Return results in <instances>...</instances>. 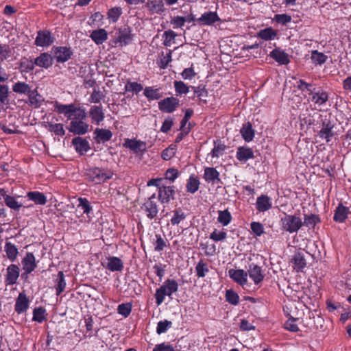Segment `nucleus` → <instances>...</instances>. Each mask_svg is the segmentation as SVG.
<instances>
[{"instance_id": "obj_34", "label": "nucleus", "mask_w": 351, "mask_h": 351, "mask_svg": "<svg viewBox=\"0 0 351 351\" xmlns=\"http://www.w3.org/2000/svg\"><path fill=\"white\" fill-rule=\"evenodd\" d=\"M29 200L33 201L36 204L45 205L47 202V197L40 191H29L27 193Z\"/></svg>"}, {"instance_id": "obj_3", "label": "nucleus", "mask_w": 351, "mask_h": 351, "mask_svg": "<svg viewBox=\"0 0 351 351\" xmlns=\"http://www.w3.org/2000/svg\"><path fill=\"white\" fill-rule=\"evenodd\" d=\"M113 172L108 169H100L99 167H91L86 170V176L89 181L95 184L105 182L112 178Z\"/></svg>"}, {"instance_id": "obj_24", "label": "nucleus", "mask_w": 351, "mask_h": 351, "mask_svg": "<svg viewBox=\"0 0 351 351\" xmlns=\"http://www.w3.org/2000/svg\"><path fill=\"white\" fill-rule=\"evenodd\" d=\"M311 100L316 108L322 107L328 101V94L324 90L317 91L311 95Z\"/></svg>"}, {"instance_id": "obj_21", "label": "nucleus", "mask_w": 351, "mask_h": 351, "mask_svg": "<svg viewBox=\"0 0 351 351\" xmlns=\"http://www.w3.org/2000/svg\"><path fill=\"white\" fill-rule=\"evenodd\" d=\"M175 186L172 185L170 187H163L162 189H158V200L162 203H169L171 199H174Z\"/></svg>"}, {"instance_id": "obj_32", "label": "nucleus", "mask_w": 351, "mask_h": 351, "mask_svg": "<svg viewBox=\"0 0 351 351\" xmlns=\"http://www.w3.org/2000/svg\"><path fill=\"white\" fill-rule=\"evenodd\" d=\"M28 98L29 105L35 108H40L44 101L42 95L38 93L36 89L31 90L28 93Z\"/></svg>"}, {"instance_id": "obj_16", "label": "nucleus", "mask_w": 351, "mask_h": 351, "mask_svg": "<svg viewBox=\"0 0 351 351\" xmlns=\"http://www.w3.org/2000/svg\"><path fill=\"white\" fill-rule=\"evenodd\" d=\"M72 144L75 151L80 155H84L90 149L88 141L80 136L73 138L72 139Z\"/></svg>"}, {"instance_id": "obj_41", "label": "nucleus", "mask_w": 351, "mask_h": 351, "mask_svg": "<svg viewBox=\"0 0 351 351\" xmlns=\"http://www.w3.org/2000/svg\"><path fill=\"white\" fill-rule=\"evenodd\" d=\"M226 149V146L221 141H214V147L210 152L213 158H219L222 156Z\"/></svg>"}, {"instance_id": "obj_52", "label": "nucleus", "mask_w": 351, "mask_h": 351, "mask_svg": "<svg viewBox=\"0 0 351 351\" xmlns=\"http://www.w3.org/2000/svg\"><path fill=\"white\" fill-rule=\"evenodd\" d=\"M132 308V306L131 303H122L118 306L117 312L119 314L127 317L130 314Z\"/></svg>"}, {"instance_id": "obj_39", "label": "nucleus", "mask_w": 351, "mask_h": 351, "mask_svg": "<svg viewBox=\"0 0 351 351\" xmlns=\"http://www.w3.org/2000/svg\"><path fill=\"white\" fill-rule=\"evenodd\" d=\"M199 186V181L197 176L191 175L187 180L186 191L191 193H195L198 191Z\"/></svg>"}, {"instance_id": "obj_55", "label": "nucleus", "mask_w": 351, "mask_h": 351, "mask_svg": "<svg viewBox=\"0 0 351 351\" xmlns=\"http://www.w3.org/2000/svg\"><path fill=\"white\" fill-rule=\"evenodd\" d=\"M78 202L79 204L77 206L83 210L84 213L88 215L92 210V206L89 201L85 197H79Z\"/></svg>"}, {"instance_id": "obj_46", "label": "nucleus", "mask_w": 351, "mask_h": 351, "mask_svg": "<svg viewBox=\"0 0 351 351\" xmlns=\"http://www.w3.org/2000/svg\"><path fill=\"white\" fill-rule=\"evenodd\" d=\"M12 90L16 93L28 95L31 91V88L25 82H18L13 85Z\"/></svg>"}, {"instance_id": "obj_25", "label": "nucleus", "mask_w": 351, "mask_h": 351, "mask_svg": "<svg viewBox=\"0 0 351 351\" xmlns=\"http://www.w3.org/2000/svg\"><path fill=\"white\" fill-rule=\"evenodd\" d=\"M90 38L95 44L101 45L107 40L108 32L103 28L93 30L90 34Z\"/></svg>"}, {"instance_id": "obj_8", "label": "nucleus", "mask_w": 351, "mask_h": 351, "mask_svg": "<svg viewBox=\"0 0 351 351\" xmlns=\"http://www.w3.org/2000/svg\"><path fill=\"white\" fill-rule=\"evenodd\" d=\"M84 119L73 118L70 123L69 131L78 135L86 134L88 130V125L84 121Z\"/></svg>"}, {"instance_id": "obj_47", "label": "nucleus", "mask_w": 351, "mask_h": 351, "mask_svg": "<svg viewBox=\"0 0 351 351\" xmlns=\"http://www.w3.org/2000/svg\"><path fill=\"white\" fill-rule=\"evenodd\" d=\"M209 271L208 266L203 260H200L195 267L196 275L198 278H204Z\"/></svg>"}, {"instance_id": "obj_35", "label": "nucleus", "mask_w": 351, "mask_h": 351, "mask_svg": "<svg viewBox=\"0 0 351 351\" xmlns=\"http://www.w3.org/2000/svg\"><path fill=\"white\" fill-rule=\"evenodd\" d=\"M45 128L49 132H53L56 136H62L65 134L64 125L62 123H53L51 122H46Z\"/></svg>"}, {"instance_id": "obj_5", "label": "nucleus", "mask_w": 351, "mask_h": 351, "mask_svg": "<svg viewBox=\"0 0 351 351\" xmlns=\"http://www.w3.org/2000/svg\"><path fill=\"white\" fill-rule=\"evenodd\" d=\"M55 41V37L49 29H42L37 32L34 44L38 47H47Z\"/></svg>"}, {"instance_id": "obj_38", "label": "nucleus", "mask_w": 351, "mask_h": 351, "mask_svg": "<svg viewBox=\"0 0 351 351\" xmlns=\"http://www.w3.org/2000/svg\"><path fill=\"white\" fill-rule=\"evenodd\" d=\"M292 261L295 265V269L297 270V271H302L306 265L304 256L301 252L296 253L293 256Z\"/></svg>"}, {"instance_id": "obj_57", "label": "nucleus", "mask_w": 351, "mask_h": 351, "mask_svg": "<svg viewBox=\"0 0 351 351\" xmlns=\"http://www.w3.org/2000/svg\"><path fill=\"white\" fill-rule=\"evenodd\" d=\"M179 171L174 168L168 169L165 173V178L169 182L172 183L178 177Z\"/></svg>"}, {"instance_id": "obj_48", "label": "nucleus", "mask_w": 351, "mask_h": 351, "mask_svg": "<svg viewBox=\"0 0 351 351\" xmlns=\"http://www.w3.org/2000/svg\"><path fill=\"white\" fill-rule=\"evenodd\" d=\"M232 220V215L228 210H219L217 221L223 226H228Z\"/></svg>"}, {"instance_id": "obj_19", "label": "nucleus", "mask_w": 351, "mask_h": 351, "mask_svg": "<svg viewBox=\"0 0 351 351\" xmlns=\"http://www.w3.org/2000/svg\"><path fill=\"white\" fill-rule=\"evenodd\" d=\"M221 19L216 12H204L197 21L203 25H212L216 22L220 21Z\"/></svg>"}, {"instance_id": "obj_17", "label": "nucleus", "mask_w": 351, "mask_h": 351, "mask_svg": "<svg viewBox=\"0 0 351 351\" xmlns=\"http://www.w3.org/2000/svg\"><path fill=\"white\" fill-rule=\"evenodd\" d=\"M229 276L237 284L243 286L247 281V273L243 269H230L228 271Z\"/></svg>"}, {"instance_id": "obj_56", "label": "nucleus", "mask_w": 351, "mask_h": 351, "mask_svg": "<svg viewBox=\"0 0 351 351\" xmlns=\"http://www.w3.org/2000/svg\"><path fill=\"white\" fill-rule=\"evenodd\" d=\"M172 323L168 320L160 321L157 324L156 332L159 335L165 333L171 327Z\"/></svg>"}, {"instance_id": "obj_31", "label": "nucleus", "mask_w": 351, "mask_h": 351, "mask_svg": "<svg viewBox=\"0 0 351 351\" xmlns=\"http://www.w3.org/2000/svg\"><path fill=\"white\" fill-rule=\"evenodd\" d=\"M106 268L111 271H119L123 269V263L119 258L110 256L108 258Z\"/></svg>"}, {"instance_id": "obj_9", "label": "nucleus", "mask_w": 351, "mask_h": 351, "mask_svg": "<svg viewBox=\"0 0 351 351\" xmlns=\"http://www.w3.org/2000/svg\"><path fill=\"white\" fill-rule=\"evenodd\" d=\"M29 299L25 291L19 293L14 305V311L18 314H22L27 311L29 306Z\"/></svg>"}, {"instance_id": "obj_1", "label": "nucleus", "mask_w": 351, "mask_h": 351, "mask_svg": "<svg viewBox=\"0 0 351 351\" xmlns=\"http://www.w3.org/2000/svg\"><path fill=\"white\" fill-rule=\"evenodd\" d=\"M54 110L58 114H64L68 119L73 118L86 119L85 109L76 107L74 104H62L56 101L53 104Z\"/></svg>"}, {"instance_id": "obj_26", "label": "nucleus", "mask_w": 351, "mask_h": 351, "mask_svg": "<svg viewBox=\"0 0 351 351\" xmlns=\"http://www.w3.org/2000/svg\"><path fill=\"white\" fill-rule=\"evenodd\" d=\"M323 128L319 131V136L322 138H324L327 142L330 141V138L333 136L334 133L332 131L333 125L328 120L323 121Z\"/></svg>"}, {"instance_id": "obj_14", "label": "nucleus", "mask_w": 351, "mask_h": 351, "mask_svg": "<svg viewBox=\"0 0 351 351\" xmlns=\"http://www.w3.org/2000/svg\"><path fill=\"white\" fill-rule=\"evenodd\" d=\"M123 146L130 149L134 153L138 154H143L146 150V144L144 142L136 141V139L126 138Z\"/></svg>"}, {"instance_id": "obj_54", "label": "nucleus", "mask_w": 351, "mask_h": 351, "mask_svg": "<svg viewBox=\"0 0 351 351\" xmlns=\"http://www.w3.org/2000/svg\"><path fill=\"white\" fill-rule=\"evenodd\" d=\"M143 89V86L138 82H128L125 85V90L126 92H132L138 93Z\"/></svg>"}, {"instance_id": "obj_4", "label": "nucleus", "mask_w": 351, "mask_h": 351, "mask_svg": "<svg viewBox=\"0 0 351 351\" xmlns=\"http://www.w3.org/2000/svg\"><path fill=\"white\" fill-rule=\"evenodd\" d=\"M281 229L290 234L297 232L303 226L300 217L293 215L285 213V217L280 219Z\"/></svg>"}, {"instance_id": "obj_61", "label": "nucleus", "mask_w": 351, "mask_h": 351, "mask_svg": "<svg viewBox=\"0 0 351 351\" xmlns=\"http://www.w3.org/2000/svg\"><path fill=\"white\" fill-rule=\"evenodd\" d=\"M11 55V49L8 45H0V60L8 59Z\"/></svg>"}, {"instance_id": "obj_15", "label": "nucleus", "mask_w": 351, "mask_h": 351, "mask_svg": "<svg viewBox=\"0 0 351 351\" xmlns=\"http://www.w3.org/2000/svg\"><path fill=\"white\" fill-rule=\"evenodd\" d=\"M93 138L97 143H105L112 137V132L108 129L97 128L93 132Z\"/></svg>"}, {"instance_id": "obj_23", "label": "nucleus", "mask_w": 351, "mask_h": 351, "mask_svg": "<svg viewBox=\"0 0 351 351\" xmlns=\"http://www.w3.org/2000/svg\"><path fill=\"white\" fill-rule=\"evenodd\" d=\"M272 207L271 199L266 195L258 197L256 202V208L259 212H265Z\"/></svg>"}, {"instance_id": "obj_18", "label": "nucleus", "mask_w": 351, "mask_h": 351, "mask_svg": "<svg viewBox=\"0 0 351 351\" xmlns=\"http://www.w3.org/2000/svg\"><path fill=\"white\" fill-rule=\"evenodd\" d=\"M53 58L48 53L43 52L34 59V62L36 66L47 69L53 65Z\"/></svg>"}, {"instance_id": "obj_29", "label": "nucleus", "mask_w": 351, "mask_h": 351, "mask_svg": "<svg viewBox=\"0 0 351 351\" xmlns=\"http://www.w3.org/2000/svg\"><path fill=\"white\" fill-rule=\"evenodd\" d=\"M349 213V208L339 204L335 211L333 219L337 222L342 223L346 219Z\"/></svg>"}, {"instance_id": "obj_44", "label": "nucleus", "mask_w": 351, "mask_h": 351, "mask_svg": "<svg viewBox=\"0 0 351 351\" xmlns=\"http://www.w3.org/2000/svg\"><path fill=\"white\" fill-rule=\"evenodd\" d=\"M4 203L6 206L14 211H19L23 206V204L18 202L15 197L12 195L6 197Z\"/></svg>"}, {"instance_id": "obj_62", "label": "nucleus", "mask_w": 351, "mask_h": 351, "mask_svg": "<svg viewBox=\"0 0 351 351\" xmlns=\"http://www.w3.org/2000/svg\"><path fill=\"white\" fill-rule=\"evenodd\" d=\"M226 237L227 234L226 232H217V230H215L210 234V239L215 241H221L224 240L226 238Z\"/></svg>"}, {"instance_id": "obj_59", "label": "nucleus", "mask_w": 351, "mask_h": 351, "mask_svg": "<svg viewBox=\"0 0 351 351\" xmlns=\"http://www.w3.org/2000/svg\"><path fill=\"white\" fill-rule=\"evenodd\" d=\"M104 97L105 95L101 91L94 88L88 101L90 103L97 104L99 103Z\"/></svg>"}, {"instance_id": "obj_11", "label": "nucleus", "mask_w": 351, "mask_h": 351, "mask_svg": "<svg viewBox=\"0 0 351 351\" xmlns=\"http://www.w3.org/2000/svg\"><path fill=\"white\" fill-rule=\"evenodd\" d=\"M247 273L255 285H258L261 282L265 277L261 267L254 263L250 264Z\"/></svg>"}, {"instance_id": "obj_28", "label": "nucleus", "mask_w": 351, "mask_h": 351, "mask_svg": "<svg viewBox=\"0 0 351 351\" xmlns=\"http://www.w3.org/2000/svg\"><path fill=\"white\" fill-rule=\"evenodd\" d=\"M240 133L243 138L246 142L252 141L255 134L254 130L253 129L252 125L250 122H247L243 125L240 130Z\"/></svg>"}, {"instance_id": "obj_30", "label": "nucleus", "mask_w": 351, "mask_h": 351, "mask_svg": "<svg viewBox=\"0 0 351 351\" xmlns=\"http://www.w3.org/2000/svg\"><path fill=\"white\" fill-rule=\"evenodd\" d=\"M269 56L280 64H287L290 62L288 54L278 49L271 51Z\"/></svg>"}, {"instance_id": "obj_49", "label": "nucleus", "mask_w": 351, "mask_h": 351, "mask_svg": "<svg viewBox=\"0 0 351 351\" xmlns=\"http://www.w3.org/2000/svg\"><path fill=\"white\" fill-rule=\"evenodd\" d=\"M9 87L6 84H0V106L8 104Z\"/></svg>"}, {"instance_id": "obj_50", "label": "nucleus", "mask_w": 351, "mask_h": 351, "mask_svg": "<svg viewBox=\"0 0 351 351\" xmlns=\"http://www.w3.org/2000/svg\"><path fill=\"white\" fill-rule=\"evenodd\" d=\"M174 88L177 95L188 93L190 88V87L182 81H175Z\"/></svg>"}, {"instance_id": "obj_45", "label": "nucleus", "mask_w": 351, "mask_h": 351, "mask_svg": "<svg viewBox=\"0 0 351 351\" xmlns=\"http://www.w3.org/2000/svg\"><path fill=\"white\" fill-rule=\"evenodd\" d=\"M320 222V219L315 214L304 215L303 226L314 228L316 224Z\"/></svg>"}, {"instance_id": "obj_13", "label": "nucleus", "mask_w": 351, "mask_h": 351, "mask_svg": "<svg viewBox=\"0 0 351 351\" xmlns=\"http://www.w3.org/2000/svg\"><path fill=\"white\" fill-rule=\"evenodd\" d=\"M20 269L18 265L11 264L6 269L5 283L13 285L16 283L19 277Z\"/></svg>"}, {"instance_id": "obj_60", "label": "nucleus", "mask_w": 351, "mask_h": 351, "mask_svg": "<svg viewBox=\"0 0 351 351\" xmlns=\"http://www.w3.org/2000/svg\"><path fill=\"white\" fill-rule=\"evenodd\" d=\"M250 228L256 236H261L264 233L263 225L260 222H252Z\"/></svg>"}, {"instance_id": "obj_40", "label": "nucleus", "mask_w": 351, "mask_h": 351, "mask_svg": "<svg viewBox=\"0 0 351 351\" xmlns=\"http://www.w3.org/2000/svg\"><path fill=\"white\" fill-rule=\"evenodd\" d=\"M123 11L121 7H114L108 10L107 12L108 19L110 23H116L122 14Z\"/></svg>"}, {"instance_id": "obj_63", "label": "nucleus", "mask_w": 351, "mask_h": 351, "mask_svg": "<svg viewBox=\"0 0 351 351\" xmlns=\"http://www.w3.org/2000/svg\"><path fill=\"white\" fill-rule=\"evenodd\" d=\"M295 319L293 317H290L289 319L285 323V329L291 331V332H297L299 330L298 326L295 324Z\"/></svg>"}, {"instance_id": "obj_10", "label": "nucleus", "mask_w": 351, "mask_h": 351, "mask_svg": "<svg viewBox=\"0 0 351 351\" xmlns=\"http://www.w3.org/2000/svg\"><path fill=\"white\" fill-rule=\"evenodd\" d=\"M116 34L115 43H119L120 46L127 45L132 40L131 29L129 27L119 28Z\"/></svg>"}, {"instance_id": "obj_53", "label": "nucleus", "mask_w": 351, "mask_h": 351, "mask_svg": "<svg viewBox=\"0 0 351 351\" xmlns=\"http://www.w3.org/2000/svg\"><path fill=\"white\" fill-rule=\"evenodd\" d=\"M186 218V215L181 209H177L173 211V216L171 219L172 225H178L181 221Z\"/></svg>"}, {"instance_id": "obj_64", "label": "nucleus", "mask_w": 351, "mask_h": 351, "mask_svg": "<svg viewBox=\"0 0 351 351\" xmlns=\"http://www.w3.org/2000/svg\"><path fill=\"white\" fill-rule=\"evenodd\" d=\"M163 58L160 59V60L158 62V64L161 69H165L169 62L171 61V52L169 51L167 52L166 55L164 56L162 53Z\"/></svg>"}, {"instance_id": "obj_22", "label": "nucleus", "mask_w": 351, "mask_h": 351, "mask_svg": "<svg viewBox=\"0 0 351 351\" xmlns=\"http://www.w3.org/2000/svg\"><path fill=\"white\" fill-rule=\"evenodd\" d=\"M89 115L93 123L96 124H99L105 118L101 106H93L89 110Z\"/></svg>"}, {"instance_id": "obj_20", "label": "nucleus", "mask_w": 351, "mask_h": 351, "mask_svg": "<svg viewBox=\"0 0 351 351\" xmlns=\"http://www.w3.org/2000/svg\"><path fill=\"white\" fill-rule=\"evenodd\" d=\"M204 178L208 183L220 184L219 172L214 167H206L204 169Z\"/></svg>"}, {"instance_id": "obj_58", "label": "nucleus", "mask_w": 351, "mask_h": 351, "mask_svg": "<svg viewBox=\"0 0 351 351\" xmlns=\"http://www.w3.org/2000/svg\"><path fill=\"white\" fill-rule=\"evenodd\" d=\"M35 64L34 60H28L21 62L20 69L21 72L29 73L34 69Z\"/></svg>"}, {"instance_id": "obj_2", "label": "nucleus", "mask_w": 351, "mask_h": 351, "mask_svg": "<svg viewBox=\"0 0 351 351\" xmlns=\"http://www.w3.org/2000/svg\"><path fill=\"white\" fill-rule=\"evenodd\" d=\"M178 290V284L173 279H167L163 285L156 290L155 298L156 303L160 305L164 301L166 295L171 297L172 293H176Z\"/></svg>"}, {"instance_id": "obj_43", "label": "nucleus", "mask_w": 351, "mask_h": 351, "mask_svg": "<svg viewBox=\"0 0 351 351\" xmlns=\"http://www.w3.org/2000/svg\"><path fill=\"white\" fill-rule=\"evenodd\" d=\"M311 58L313 64L321 65L326 62L328 57L324 53L319 52L317 50H313L311 51Z\"/></svg>"}, {"instance_id": "obj_51", "label": "nucleus", "mask_w": 351, "mask_h": 351, "mask_svg": "<svg viewBox=\"0 0 351 351\" xmlns=\"http://www.w3.org/2000/svg\"><path fill=\"white\" fill-rule=\"evenodd\" d=\"M226 300L228 303L232 305H237L239 303V296L232 289H228L226 291Z\"/></svg>"}, {"instance_id": "obj_36", "label": "nucleus", "mask_w": 351, "mask_h": 351, "mask_svg": "<svg viewBox=\"0 0 351 351\" xmlns=\"http://www.w3.org/2000/svg\"><path fill=\"white\" fill-rule=\"evenodd\" d=\"M277 36V32L271 27H266L261 29L257 33V37L264 40H271Z\"/></svg>"}, {"instance_id": "obj_27", "label": "nucleus", "mask_w": 351, "mask_h": 351, "mask_svg": "<svg viewBox=\"0 0 351 351\" xmlns=\"http://www.w3.org/2000/svg\"><path fill=\"white\" fill-rule=\"evenodd\" d=\"M236 156L239 161L243 162H245L249 159L254 158L253 150L247 147H239L237 149Z\"/></svg>"}, {"instance_id": "obj_6", "label": "nucleus", "mask_w": 351, "mask_h": 351, "mask_svg": "<svg viewBox=\"0 0 351 351\" xmlns=\"http://www.w3.org/2000/svg\"><path fill=\"white\" fill-rule=\"evenodd\" d=\"M52 50L54 54V58L58 63H64L68 61L73 54V50L70 47L53 46Z\"/></svg>"}, {"instance_id": "obj_42", "label": "nucleus", "mask_w": 351, "mask_h": 351, "mask_svg": "<svg viewBox=\"0 0 351 351\" xmlns=\"http://www.w3.org/2000/svg\"><path fill=\"white\" fill-rule=\"evenodd\" d=\"M46 319V310L43 307H36L33 310V321L43 323Z\"/></svg>"}, {"instance_id": "obj_37", "label": "nucleus", "mask_w": 351, "mask_h": 351, "mask_svg": "<svg viewBox=\"0 0 351 351\" xmlns=\"http://www.w3.org/2000/svg\"><path fill=\"white\" fill-rule=\"evenodd\" d=\"M55 283L56 295H60L65 290L66 285L62 271H58L57 278L55 280Z\"/></svg>"}, {"instance_id": "obj_12", "label": "nucleus", "mask_w": 351, "mask_h": 351, "mask_svg": "<svg viewBox=\"0 0 351 351\" xmlns=\"http://www.w3.org/2000/svg\"><path fill=\"white\" fill-rule=\"evenodd\" d=\"M23 269L24 274L28 275L31 274L37 267L36 258L32 252H27L22 260Z\"/></svg>"}, {"instance_id": "obj_33", "label": "nucleus", "mask_w": 351, "mask_h": 351, "mask_svg": "<svg viewBox=\"0 0 351 351\" xmlns=\"http://www.w3.org/2000/svg\"><path fill=\"white\" fill-rule=\"evenodd\" d=\"M4 251L10 261L14 262L16 260L19 255V250L14 244L11 242H6L4 246Z\"/></svg>"}, {"instance_id": "obj_7", "label": "nucleus", "mask_w": 351, "mask_h": 351, "mask_svg": "<svg viewBox=\"0 0 351 351\" xmlns=\"http://www.w3.org/2000/svg\"><path fill=\"white\" fill-rule=\"evenodd\" d=\"M180 106V101L178 98L170 97L165 98L158 102L159 109L166 113L174 112Z\"/></svg>"}]
</instances>
